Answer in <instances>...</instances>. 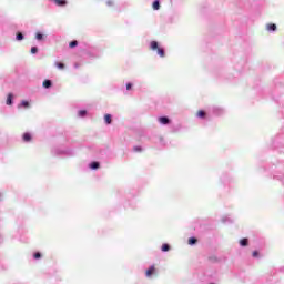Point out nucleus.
<instances>
[{"instance_id": "ddd939ff", "label": "nucleus", "mask_w": 284, "mask_h": 284, "mask_svg": "<svg viewBox=\"0 0 284 284\" xmlns=\"http://www.w3.org/2000/svg\"><path fill=\"white\" fill-rule=\"evenodd\" d=\"M55 67H58L59 70H65V64L62 62H55Z\"/></svg>"}, {"instance_id": "4468645a", "label": "nucleus", "mask_w": 284, "mask_h": 284, "mask_svg": "<svg viewBox=\"0 0 284 284\" xmlns=\"http://www.w3.org/2000/svg\"><path fill=\"white\" fill-rule=\"evenodd\" d=\"M79 45V42L77 40H73L69 43V48H77Z\"/></svg>"}, {"instance_id": "0eeeda50", "label": "nucleus", "mask_w": 284, "mask_h": 284, "mask_svg": "<svg viewBox=\"0 0 284 284\" xmlns=\"http://www.w3.org/2000/svg\"><path fill=\"white\" fill-rule=\"evenodd\" d=\"M22 139H23V141H26L28 143V142L32 141V135L30 133H24L22 135Z\"/></svg>"}, {"instance_id": "f03ea898", "label": "nucleus", "mask_w": 284, "mask_h": 284, "mask_svg": "<svg viewBox=\"0 0 284 284\" xmlns=\"http://www.w3.org/2000/svg\"><path fill=\"white\" fill-rule=\"evenodd\" d=\"M153 274H156V266L152 265L150 266L146 272H145V276L146 278H150L153 276Z\"/></svg>"}, {"instance_id": "b1692460", "label": "nucleus", "mask_w": 284, "mask_h": 284, "mask_svg": "<svg viewBox=\"0 0 284 284\" xmlns=\"http://www.w3.org/2000/svg\"><path fill=\"white\" fill-rule=\"evenodd\" d=\"M252 256L256 258L258 256V251H253Z\"/></svg>"}, {"instance_id": "a211bd4d", "label": "nucleus", "mask_w": 284, "mask_h": 284, "mask_svg": "<svg viewBox=\"0 0 284 284\" xmlns=\"http://www.w3.org/2000/svg\"><path fill=\"white\" fill-rule=\"evenodd\" d=\"M17 41H23V33L21 32L17 33Z\"/></svg>"}, {"instance_id": "f3484780", "label": "nucleus", "mask_w": 284, "mask_h": 284, "mask_svg": "<svg viewBox=\"0 0 284 284\" xmlns=\"http://www.w3.org/2000/svg\"><path fill=\"white\" fill-rule=\"evenodd\" d=\"M267 30H272L274 32L276 30V24H267Z\"/></svg>"}, {"instance_id": "1a4fd4ad", "label": "nucleus", "mask_w": 284, "mask_h": 284, "mask_svg": "<svg viewBox=\"0 0 284 284\" xmlns=\"http://www.w3.org/2000/svg\"><path fill=\"white\" fill-rule=\"evenodd\" d=\"M240 245H241L242 247H247V245H248V240H247V239H242V240H240Z\"/></svg>"}, {"instance_id": "9d476101", "label": "nucleus", "mask_w": 284, "mask_h": 284, "mask_svg": "<svg viewBox=\"0 0 284 284\" xmlns=\"http://www.w3.org/2000/svg\"><path fill=\"white\" fill-rule=\"evenodd\" d=\"M90 168H91V170H99L100 164H99V162H92V163L90 164Z\"/></svg>"}, {"instance_id": "6ab92c4d", "label": "nucleus", "mask_w": 284, "mask_h": 284, "mask_svg": "<svg viewBox=\"0 0 284 284\" xmlns=\"http://www.w3.org/2000/svg\"><path fill=\"white\" fill-rule=\"evenodd\" d=\"M36 39H37L38 41H43V34L38 32V33L36 34Z\"/></svg>"}, {"instance_id": "393cba45", "label": "nucleus", "mask_w": 284, "mask_h": 284, "mask_svg": "<svg viewBox=\"0 0 284 284\" xmlns=\"http://www.w3.org/2000/svg\"><path fill=\"white\" fill-rule=\"evenodd\" d=\"M126 90H132V83L126 84Z\"/></svg>"}, {"instance_id": "20e7f679", "label": "nucleus", "mask_w": 284, "mask_h": 284, "mask_svg": "<svg viewBox=\"0 0 284 284\" xmlns=\"http://www.w3.org/2000/svg\"><path fill=\"white\" fill-rule=\"evenodd\" d=\"M159 122L162 123V125H168V123H170V119L166 116H161L159 118Z\"/></svg>"}, {"instance_id": "a878e982", "label": "nucleus", "mask_w": 284, "mask_h": 284, "mask_svg": "<svg viewBox=\"0 0 284 284\" xmlns=\"http://www.w3.org/2000/svg\"><path fill=\"white\" fill-rule=\"evenodd\" d=\"M33 256H34V258H40L41 257V253H36Z\"/></svg>"}, {"instance_id": "9b49d317", "label": "nucleus", "mask_w": 284, "mask_h": 284, "mask_svg": "<svg viewBox=\"0 0 284 284\" xmlns=\"http://www.w3.org/2000/svg\"><path fill=\"white\" fill-rule=\"evenodd\" d=\"M196 243H199V240H196V237L189 239V245H196Z\"/></svg>"}, {"instance_id": "4be33fe9", "label": "nucleus", "mask_w": 284, "mask_h": 284, "mask_svg": "<svg viewBox=\"0 0 284 284\" xmlns=\"http://www.w3.org/2000/svg\"><path fill=\"white\" fill-rule=\"evenodd\" d=\"M85 114H88V111L85 110L79 111V116H85Z\"/></svg>"}, {"instance_id": "412c9836", "label": "nucleus", "mask_w": 284, "mask_h": 284, "mask_svg": "<svg viewBox=\"0 0 284 284\" xmlns=\"http://www.w3.org/2000/svg\"><path fill=\"white\" fill-rule=\"evenodd\" d=\"M21 105L23 108H30V103L28 101H22Z\"/></svg>"}, {"instance_id": "5701e85b", "label": "nucleus", "mask_w": 284, "mask_h": 284, "mask_svg": "<svg viewBox=\"0 0 284 284\" xmlns=\"http://www.w3.org/2000/svg\"><path fill=\"white\" fill-rule=\"evenodd\" d=\"M133 150L134 152H143V149L141 146H134Z\"/></svg>"}, {"instance_id": "39448f33", "label": "nucleus", "mask_w": 284, "mask_h": 284, "mask_svg": "<svg viewBox=\"0 0 284 284\" xmlns=\"http://www.w3.org/2000/svg\"><path fill=\"white\" fill-rule=\"evenodd\" d=\"M206 114L207 113H205V111H203V110H200L196 112L197 119H205Z\"/></svg>"}, {"instance_id": "f8f14e48", "label": "nucleus", "mask_w": 284, "mask_h": 284, "mask_svg": "<svg viewBox=\"0 0 284 284\" xmlns=\"http://www.w3.org/2000/svg\"><path fill=\"white\" fill-rule=\"evenodd\" d=\"M161 8V3L159 2V0H155L153 2V10H159Z\"/></svg>"}, {"instance_id": "aec40b11", "label": "nucleus", "mask_w": 284, "mask_h": 284, "mask_svg": "<svg viewBox=\"0 0 284 284\" xmlns=\"http://www.w3.org/2000/svg\"><path fill=\"white\" fill-rule=\"evenodd\" d=\"M39 52V49L37 47L31 48V54H37Z\"/></svg>"}, {"instance_id": "2eb2a0df", "label": "nucleus", "mask_w": 284, "mask_h": 284, "mask_svg": "<svg viewBox=\"0 0 284 284\" xmlns=\"http://www.w3.org/2000/svg\"><path fill=\"white\" fill-rule=\"evenodd\" d=\"M7 105H12V93H9V94H8V98H7Z\"/></svg>"}, {"instance_id": "423d86ee", "label": "nucleus", "mask_w": 284, "mask_h": 284, "mask_svg": "<svg viewBox=\"0 0 284 284\" xmlns=\"http://www.w3.org/2000/svg\"><path fill=\"white\" fill-rule=\"evenodd\" d=\"M104 121L106 125H110L112 123V115L111 114H105L104 115Z\"/></svg>"}, {"instance_id": "7ed1b4c3", "label": "nucleus", "mask_w": 284, "mask_h": 284, "mask_svg": "<svg viewBox=\"0 0 284 284\" xmlns=\"http://www.w3.org/2000/svg\"><path fill=\"white\" fill-rule=\"evenodd\" d=\"M55 4L60 6L61 8L68 6V1L65 0H53Z\"/></svg>"}, {"instance_id": "dca6fc26", "label": "nucleus", "mask_w": 284, "mask_h": 284, "mask_svg": "<svg viewBox=\"0 0 284 284\" xmlns=\"http://www.w3.org/2000/svg\"><path fill=\"white\" fill-rule=\"evenodd\" d=\"M162 252H170V244H163Z\"/></svg>"}, {"instance_id": "6e6552de", "label": "nucleus", "mask_w": 284, "mask_h": 284, "mask_svg": "<svg viewBox=\"0 0 284 284\" xmlns=\"http://www.w3.org/2000/svg\"><path fill=\"white\" fill-rule=\"evenodd\" d=\"M43 88L49 89L52 88V81L50 80H44L42 83Z\"/></svg>"}, {"instance_id": "f257e3e1", "label": "nucleus", "mask_w": 284, "mask_h": 284, "mask_svg": "<svg viewBox=\"0 0 284 284\" xmlns=\"http://www.w3.org/2000/svg\"><path fill=\"white\" fill-rule=\"evenodd\" d=\"M150 50H153V51L156 50L159 57H161V58L165 57V50H163V48H160L159 42H156V41H151Z\"/></svg>"}]
</instances>
